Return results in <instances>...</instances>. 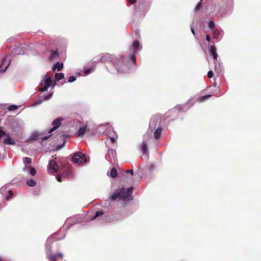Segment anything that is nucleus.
Instances as JSON below:
<instances>
[{"mask_svg":"<svg viewBox=\"0 0 261 261\" xmlns=\"http://www.w3.org/2000/svg\"><path fill=\"white\" fill-rule=\"evenodd\" d=\"M136 57L134 54H132L127 57H121L120 59L109 54H104L100 58L95 57L93 61L94 62L99 60L105 62L108 61L112 63L115 67L116 71L118 73H127L130 68V64H135Z\"/></svg>","mask_w":261,"mask_h":261,"instance_id":"obj_1","label":"nucleus"},{"mask_svg":"<svg viewBox=\"0 0 261 261\" xmlns=\"http://www.w3.org/2000/svg\"><path fill=\"white\" fill-rule=\"evenodd\" d=\"M134 188L130 187L126 190L123 188H118L115 193L110 195V199L114 200L117 198H120L125 202H128L132 200V193Z\"/></svg>","mask_w":261,"mask_h":261,"instance_id":"obj_2","label":"nucleus"},{"mask_svg":"<svg viewBox=\"0 0 261 261\" xmlns=\"http://www.w3.org/2000/svg\"><path fill=\"white\" fill-rule=\"evenodd\" d=\"M56 85V83L54 82L51 78L47 75H45L40 83V87L38 90L40 92H44L48 90V89L52 86L54 87Z\"/></svg>","mask_w":261,"mask_h":261,"instance_id":"obj_3","label":"nucleus"},{"mask_svg":"<svg viewBox=\"0 0 261 261\" xmlns=\"http://www.w3.org/2000/svg\"><path fill=\"white\" fill-rule=\"evenodd\" d=\"M161 123V119L158 115L152 117L150 120L149 127L147 132L144 136L145 138H148L151 136V133L155 129L156 126Z\"/></svg>","mask_w":261,"mask_h":261,"instance_id":"obj_4","label":"nucleus"},{"mask_svg":"<svg viewBox=\"0 0 261 261\" xmlns=\"http://www.w3.org/2000/svg\"><path fill=\"white\" fill-rule=\"evenodd\" d=\"M89 158L81 152H77L73 154L72 161L75 164L82 165L88 162Z\"/></svg>","mask_w":261,"mask_h":261,"instance_id":"obj_5","label":"nucleus"},{"mask_svg":"<svg viewBox=\"0 0 261 261\" xmlns=\"http://www.w3.org/2000/svg\"><path fill=\"white\" fill-rule=\"evenodd\" d=\"M222 4L220 6L219 13L221 15L227 14L231 12L233 8V0H222Z\"/></svg>","mask_w":261,"mask_h":261,"instance_id":"obj_6","label":"nucleus"},{"mask_svg":"<svg viewBox=\"0 0 261 261\" xmlns=\"http://www.w3.org/2000/svg\"><path fill=\"white\" fill-rule=\"evenodd\" d=\"M63 120V118L61 117H59L54 121H53L52 123V125H53V127L50 128L49 130V135L48 136H46L41 138L43 141H45L47 140L49 137L51 136V134L53 132L56 130L61 124V121Z\"/></svg>","mask_w":261,"mask_h":261,"instance_id":"obj_7","label":"nucleus"},{"mask_svg":"<svg viewBox=\"0 0 261 261\" xmlns=\"http://www.w3.org/2000/svg\"><path fill=\"white\" fill-rule=\"evenodd\" d=\"M82 219H83L81 216H75L67 219L65 222V225L67 226L70 224L72 225L76 223H81L82 221Z\"/></svg>","mask_w":261,"mask_h":261,"instance_id":"obj_8","label":"nucleus"},{"mask_svg":"<svg viewBox=\"0 0 261 261\" xmlns=\"http://www.w3.org/2000/svg\"><path fill=\"white\" fill-rule=\"evenodd\" d=\"M47 168L48 170L52 173H56L58 171L59 166L56 162L52 159L49 161Z\"/></svg>","mask_w":261,"mask_h":261,"instance_id":"obj_9","label":"nucleus"},{"mask_svg":"<svg viewBox=\"0 0 261 261\" xmlns=\"http://www.w3.org/2000/svg\"><path fill=\"white\" fill-rule=\"evenodd\" d=\"M213 38L215 39H218L219 41L221 40L222 38L224 32L222 29H216L213 30Z\"/></svg>","mask_w":261,"mask_h":261,"instance_id":"obj_10","label":"nucleus"},{"mask_svg":"<svg viewBox=\"0 0 261 261\" xmlns=\"http://www.w3.org/2000/svg\"><path fill=\"white\" fill-rule=\"evenodd\" d=\"M63 255L61 253H58L50 255L48 256V259L50 261H57V260L63 259Z\"/></svg>","mask_w":261,"mask_h":261,"instance_id":"obj_11","label":"nucleus"},{"mask_svg":"<svg viewBox=\"0 0 261 261\" xmlns=\"http://www.w3.org/2000/svg\"><path fill=\"white\" fill-rule=\"evenodd\" d=\"M131 48L134 52L140 50L142 49V46L137 40H134L132 45Z\"/></svg>","mask_w":261,"mask_h":261,"instance_id":"obj_12","label":"nucleus"},{"mask_svg":"<svg viewBox=\"0 0 261 261\" xmlns=\"http://www.w3.org/2000/svg\"><path fill=\"white\" fill-rule=\"evenodd\" d=\"M210 56H212L214 60H217L218 55L216 52V48L215 46H211L208 48Z\"/></svg>","mask_w":261,"mask_h":261,"instance_id":"obj_13","label":"nucleus"},{"mask_svg":"<svg viewBox=\"0 0 261 261\" xmlns=\"http://www.w3.org/2000/svg\"><path fill=\"white\" fill-rule=\"evenodd\" d=\"M63 68V64L62 63H60V62H57L56 63L53 68H52V70H53V71H56V70L57 71H61Z\"/></svg>","mask_w":261,"mask_h":261,"instance_id":"obj_14","label":"nucleus"},{"mask_svg":"<svg viewBox=\"0 0 261 261\" xmlns=\"http://www.w3.org/2000/svg\"><path fill=\"white\" fill-rule=\"evenodd\" d=\"M5 137L6 138L4 140V143L5 144L11 145L15 144V141L9 135V134H7Z\"/></svg>","mask_w":261,"mask_h":261,"instance_id":"obj_15","label":"nucleus"},{"mask_svg":"<svg viewBox=\"0 0 261 261\" xmlns=\"http://www.w3.org/2000/svg\"><path fill=\"white\" fill-rule=\"evenodd\" d=\"M116 155V151L114 149H109L108 150V154L106 155V158L107 159L108 157L111 158V159H113V161H115V157Z\"/></svg>","mask_w":261,"mask_h":261,"instance_id":"obj_16","label":"nucleus"},{"mask_svg":"<svg viewBox=\"0 0 261 261\" xmlns=\"http://www.w3.org/2000/svg\"><path fill=\"white\" fill-rule=\"evenodd\" d=\"M188 109V108H185V107L181 105L177 106L174 107L171 111L172 113H176L179 111H185Z\"/></svg>","mask_w":261,"mask_h":261,"instance_id":"obj_17","label":"nucleus"},{"mask_svg":"<svg viewBox=\"0 0 261 261\" xmlns=\"http://www.w3.org/2000/svg\"><path fill=\"white\" fill-rule=\"evenodd\" d=\"M23 163L24 164V167L23 168L24 171H27V169H29L30 166H28L27 164H30L32 163V159L28 157H25L23 159Z\"/></svg>","mask_w":261,"mask_h":261,"instance_id":"obj_18","label":"nucleus"},{"mask_svg":"<svg viewBox=\"0 0 261 261\" xmlns=\"http://www.w3.org/2000/svg\"><path fill=\"white\" fill-rule=\"evenodd\" d=\"M141 150L144 154H147L148 152V149L146 141L143 140L141 145Z\"/></svg>","mask_w":261,"mask_h":261,"instance_id":"obj_19","label":"nucleus"},{"mask_svg":"<svg viewBox=\"0 0 261 261\" xmlns=\"http://www.w3.org/2000/svg\"><path fill=\"white\" fill-rule=\"evenodd\" d=\"M162 129L161 127L157 128L154 132V137L156 139H159L161 135Z\"/></svg>","mask_w":261,"mask_h":261,"instance_id":"obj_20","label":"nucleus"},{"mask_svg":"<svg viewBox=\"0 0 261 261\" xmlns=\"http://www.w3.org/2000/svg\"><path fill=\"white\" fill-rule=\"evenodd\" d=\"M108 175L112 178H115L118 175L117 170L115 168H113L110 173H108Z\"/></svg>","mask_w":261,"mask_h":261,"instance_id":"obj_21","label":"nucleus"},{"mask_svg":"<svg viewBox=\"0 0 261 261\" xmlns=\"http://www.w3.org/2000/svg\"><path fill=\"white\" fill-rule=\"evenodd\" d=\"M86 129H87V125H85L83 127H80L79 128V130L77 131L78 136H81L84 135L86 133Z\"/></svg>","mask_w":261,"mask_h":261,"instance_id":"obj_22","label":"nucleus"},{"mask_svg":"<svg viewBox=\"0 0 261 261\" xmlns=\"http://www.w3.org/2000/svg\"><path fill=\"white\" fill-rule=\"evenodd\" d=\"M55 77L56 81H59L64 77L63 73H57L55 74Z\"/></svg>","mask_w":261,"mask_h":261,"instance_id":"obj_23","label":"nucleus"},{"mask_svg":"<svg viewBox=\"0 0 261 261\" xmlns=\"http://www.w3.org/2000/svg\"><path fill=\"white\" fill-rule=\"evenodd\" d=\"M211 96V95H206L205 96H200L198 98V100L199 102H202L207 100L209 97Z\"/></svg>","mask_w":261,"mask_h":261,"instance_id":"obj_24","label":"nucleus"},{"mask_svg":"<svg viewBox=\"0 0 261 261\" xmlns=\"http://www.w3.org/2000/svg\"><path fill=\"white\" fill-rule=\"evenodd\" d=\"M27 184L28 186L34 187L36 185V182L34 180L31 179L27 181Z\"/></svg>","mask_w":261,"mask_h":261,"instance_id":"obj_25","label":"nucleus"},{"mask_svg":"<svg viewBox=\"0 0 261 261\" xmlns=\"http://www.w3.org/2000/svg\"><path fill=\"white\" fill-rule=\"evenodd\" d=\"M7 187H8V185H5L4 186L2 187L1 189H0V192L2 194V195L4 196V195H5L7 193Z\"/></svg>","mask_w":261,"mask_h":261,"instance_id":"obj_26","label":"nucleus"},{"mask_svg":"<svg viewBox=\"0 0 261 261\" xmlns=\"http://www.w3.org/2000/svg\"><path fill=\"white\" fill-rule=\"evenodd\" d=\"M215 70L218 73H220L221 71V65L219 63H215Z\"/></svg>","mask_w":261,"mask_h":261,"instance_id":"obj_27","label":"nucleus"},{"mask_svg":"<svg viewBox=\"0 0 261 261\" xmlns=\"http://www.w3.org/2000/svg\"><path fill=\"white\" fill-rule=\"evenodd\" d=\"M43 101L44 100L43 97H40L35 101V102L32 105V106H36L40 105Z\"/></svg>","mask_w":261,"mask_h":261,"instance_id":"obj_28","label":"nucleus"},{"mask_svg":"<svg viewBox=\"0 0 261 261\" xmlns=\"http://www.w3.org/2000/svg\"><path fill=\"white\" fill-rule=\"evenodd\" d=\"M103 214V213L102 211H98L96 212L95 215L94 217H92L91 218L92 220H95L96 218L102 215Z\"/></svg>","mask_w":261,"mask_h":261,"instance_id":"obj_29","label":"nucleus"},{"mask_svg":"<svg viewBox=\"0 0 261 261\" xmlns=\"http://www.w3.org/2000/svg\"><path fill=\"white\" fill-rule=\"evenodd\" d=\"M27 172H29L30 174L33 176L35 175V174L36 173V171L35 168H31L30 167H29V169H27Z\"/></svg>","mask_w":261,"mask_h":261,"instance_id":"obj_30","label":"nucleus"},{"mask_svg":"<svg viewBox=\"0 0 261 261\" xmlns=\"http://www.w3.org/2000/svg\"><path fill=\"white\" fill-rule=\"evenodd\" d=\"M93 70H94L92 68H90L88 69H86L85 67L84 68V73L86 75L92 73L93 71Z\"/></svg>","mask_w":261,"mask_h":261,"instance_id":"obj_31","label":"nucleus"},{"mask_svg":"<svg viewBox=\"0 0 261 261\" xmlns=\"http://www.w3.org/2000/svg\"><path fill=\"white\" fill-rule=\"evenodd\" d=\"M18 109V107L16 105H10L8 109L10 111H15V110H16L17 109Z\"/></svg>","mask_w":261,"mask_h":261,"instance_id":"obj_32","label":"nucleus"},{"mask_svg":"<svg viewBox=\"0 0 261 261\" xmlns=\"http://www.w3.org/2000/svg\"><path fill=\"white\" fill-rule=\"evenodd\" d=\"M208 27L212 30V31H213V30H215L214 29V26L215 24L213 21H212V20L209 21L208 23Z\"/></svg>","mask_w":261,"mask_h":261,"instance_id":"obj_33","label":"nucleus"},{"mask_svg":"<svg viewBox=\"0 0 261 261\" xmlns=\"http://www.w3.org/2000/svg\"><path fill=\"white\" fill-rule=\"evenodd\" d=\"M59 53L57 51L51 50L50 57L51 58H55L58 56Z\"/></svg>","mask_w":261,"mask_h":261,"instance_id":"obj_34","label":"nucleus"},{"mask_svg":"<svg viewBox=\"0 0 261 261\" xmlns=\"http://www.w3.org/2000/svg\"><path fill=\"white\" fill-rule=\"evenodd\" d=\"M8 191L9 194H8V196H7L6 197V199L7 200H9V199H11V198L12 197V196H13V192H12V191L11 190H8Z\"/></svg>","mask_w":261,"mask_h":261,"instance_id":"obj_35","label":"nucleus"},{"mask_svg":"<svg viewBox=\"0 0 261 261\" xmlns=\"http://www.w3.org/2000/svg\"><path fill=\"white\" fill-rule=\"evenodd\" d=\"M202 1V0H200V2H199V3L197 4V5L196 6V7H195V8H194V11H195V12L197 11L198 10H199L200 9V8H201V2Z\"/></svg>","mask_w":261,"mask_h":261,"instance_id":"obj_36","label":"nucleus"},{"mask_svg":"<svg viewBox=\"0 0 261 261\" xmlns=\"http://www.w3.org/2000/svg\"><path fill=\"white\" fill-rule=\"evenodd\" d=\"M53 96V94L52 93H49L48 94H47V95H45V96H44L43 97V100H49L50 98H51V97H52Z\"/></svg>","mask_w":261,"mask_h":261,"instance_id":"obj_37","label":"nucleus"},{"mask_svg":"<svg viewBox=\"0 0 261 261\" xmlns=\"http://www.w3.org/2000/svg\"><path fill=\"white\" fill-rule=\"evenodd\" d=\"M7 134L2 129V128L0 127V139L3 137H5Z\"/></svg>","mask_w":261,"mask_h":261,"instance_id":"obj_38","label":"nucleus"},{"mask_svg":"<svg viewBox=\"0 0 261 261\" xmlns=\"http://www.w3.org/2000/svg\"><path fill=\"white\" fill-rule=\"evenodd\" d=\"M76 80V77L74 76H70L69 77L68 82L69 83H72Z\"/></svg>","mask_w":261,"mask_h":261,"instance_id":"obj_39","label":"nucleus"},{"mask_svg":"<svg viewBox=\"0 0 261 261\" xmlns=\"http://www.w3.org/2000/svg\"><path fill=\"white\" fill-rule=\"evenodd\" d=\"M10 63V61L9 62V63L4 68L2 69L1 70V72H3V73L5 72L6 71V70L7 69L8 66H9Z\"/></svg>","mask_w":261,"mask_h":261,"instance_id":"obj_40","label":"nucleus"},{"mask_svg":"<svg viewBox=\"0 0 261 261\" xmlns=\"http://www.w3.org/2000/svg\"><path fill=\"white\" fill-rule=\"evenodd\" d=\"M213 76V72L212 70H210L208 72H207V76L209 77V78H212Z\"/></svg>","mask_w":261,"mask_h":261,"instance_id":"obj_41","label":"nucleus"},{"mask_svg":"<svg viewBox=\"0 0 261 261\" xmlns=\"http://www.w3.org/2000/svg\"><path fill=\"white\" fill-rule=\"evenodd\" d=\"M7 61V57H4L2 59V65H0V68H1L2 66L4 64L5 62Z\"/></svg>","mask_w":261,"mask_h":261,"instance_id":"obj_42","label":"nucleus"},{"mask_svg":"<svg viewBox=\"0 0 261 261\" xmlns=\"http://www.w3.org/2000/svg\"><path fill=\"white\" fill-rule=\"evenodd\" d=\"M125 172L126 173H130L132 175H133V173H134V171L132 169H130V170H127Z\"/></svg>","mask_w":261,"mask_h":261,"instance_id":"obj_43","label":"nucleus"},{"mask_svg":"<svg viewBox=\"0 0 261 261\" xmlns=\"http://www.w3.org/2000/svg\"><path fill=\"white\" fill-rule=\"evenodd\" d=\"M110 139L112 143H114L116 141V139L115 137H110Z\"/></svg>","mask_w":261,"mask_h":261,"instance_id":"obj_44","label":"nucleus"},{"mask_svg":"<svg viewBox=\"0 0 261 261\" xmlns=\"http://www.w3.org/2000/svg\"><path fill=\"white\" fill-rule=\"evenodd\" d=\"M191 30L192 34L195 36V30L192 26H191Z\"/></svg>","mask_w":261,"mask_h":261,"instance_id":"obj_45","label":"nucleus"},{"mask_svg":"<svg viewBox=\"0 0 261 261\" xmlns=\"http://www.w3.org/2000/svg\"><path fill=\"white\" fill-rule=\"evenodd\" d=\"M51 242H52V238L50 237V238H49L47 239V242H46V244H47V243H51Z\"/></svg>","mask_w":261,"mask_h":261,"instance_id":"obj_46","label":"nucleus"},{"mask_svg":"<svg viewBox=\"0 0 261 261\" xmlns=\"http://www.w3.org/2000/svg\"><path fill=\"white\" fill-rule=\"evenodd\" d=\"M206 41H207L208 42H210V41L211 38H210V36L208 35H206Z\"/></svg>","mask_w":261,"mask_h":261,"instance_id":"obj_47","label":"nucleus"},{"mask_svg":"<svg viewBox=\"0 0 261 261\" xmlns=\"http://www.w3.org/2000/svg\"><path fill=\"white\" fill-rule=\"evenodd\" d=\"M56 179L58 181L61 182V177L60 175H58L56 177Z\"/></svg>","mask_w":261,"mask_h":261,"instance_id":"obj_48","label":"nucleus"},{"mask_svg":"<svg viewBox=\"0 0 261 261\" xmlns=\"http://www.w3.org/2000/svg\"><path fill=\"white\" fill-rule=\"evenodd\" d=\"M129 2L131 4H134L136 2V0H129Z\"/></svg>","mask_w":261,"mask_h":261,"instance_id":"obj_49","label":"nucleus"},{"mask_svg":"<svg viewBox=\"0 0 261 261\" xmlns=\"http://www.w3.org/2000/svg\"><path fill=\"white\" fill-rule=\"evenodd\" d=\"M5 156V155L4 153H3V154H1L0 153V158L1 159H4Z\"/></svg>","mask_w":261,"mask_h":261,"instance_id":"obj_50","label":"nucleus"},{"mask_svg":"<svg viewBox=\"0 0 261 261\" xmlns=\"http://www.w3.org/2000/svg\"><path fill=\"white\" fill-rule=\"evenodd\" d=\"M110 72H111L113 73L115 72L114 71H113L112 69H110Z\"/></svg>","mask_w":261,"mask_h":261,"instance_id":"obj_51","label":"nucleus"},{"mask_svg":"<svg viewBox=\"0 0 261 261\" xmlns=\"http://www.w3.org/2000/svg\"><path fill=\"white\" fill-rule=\"evenodd\" d=\"M3 259L2 257H0V261H3Z\"/></svg>","mask_w":261,"mask_h":261,"instance_id":"obj_52","label":"nucleus"}]
</instances>
